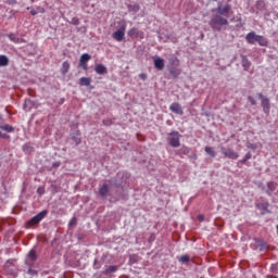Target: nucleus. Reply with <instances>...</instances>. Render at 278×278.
I'll return each instance as SVG.
<instances>
[{
  "instance_id": "nucleus-1",
  "label": "nucleus",
  "mask_w": 278,
  "mask_h": 278,
  "mask_svg": "<svg viewBox=\"0 0 278 278\" xmlns=\"http://www.w3.org/2000/svg\"><path fill=\"white\" fill-rule=\"evenodd\" d=\"M247 42L249 45H260V47H268V39L262 35L255 34V31H251L245 36Z\"/></svg>"
},
{
  "instance_id": "nucleus-2",
  "label": "nucleus",
  "mask_w": 278,
  "mask_h": 278,
  "mask_svg": "<svg viewBox=\"0 0 278 278\" xmlns=\"http://www.w3.org/2000/svg\"><path fill=\"white\" fill-rule=\"evenodd\" d=\"M180 138L181 135H179L177 131H173L168 135V142L170 144V147H174L175 149H177V147H180Z\"/></svg>"
},
{
  "instance_id": "nucleus-3",
  "label": "nucleus",
  "mask_w": 278,
  "mask_h": 278,
  "mask_svg": "<svg viewBox=\"0 0 278 278\" xmlns=\"http://www.w3.org/2000/svg\"><path fill=\"white\" fill-rule=\"evenodd\" d=\"M222 153L223 155H225V157H228L229 160H238V157H240V154H238V152L230 148H222Z\"/></svg>"
},
{
  "instance_id": "nucleus-4",
  "label": "nucleus",
  "mask_w": 278,
  "mask_h": 278,
  "mask_svg": "<svg viewBox=\"0 0 278 278\" xmlns=\"http://www.w3.org/2000/svg\"><path fill=\"white\" fill-rule=\"evenodd\" d=\"M127 29L126 25L121 26L119 29H117L114 34H113V38L114 40H117V42H123L124 38H125V31Z\"/></svg>"
},
{
  "instance_id": "nucleus-5",
  "label": "nucleus",
  "mask_w": 278,
  "mask_h": 278,
  "mask_svg": "<svg viewBox=\"0 0 278 278\" xmlns=\"http://www.w3.org/2000/svg\"><path fill=\"white\" fill-rule=\"evenodd\" d=\"M228 23L229 22L227 21V18L222 17V16H215L211 20L210 25L213 26V28H214V25L223 26V25H228Z\"/></svg>"
},
{
  "instance_id": "nucleus-6",
  "label": "nucleus",
  "mask_w": 278,
  "mask_h": 278,
  "mask_svg": "<svg viewBox=\"0 0 278 278\" xmlns=\"http://www.w3.org/2000/svg\"><path fill=\"white\" fill-rule=\"evenodd\" d=\"M91 58L88 53H84L80 56L79 64L84 71H88V62H90Z\"/></svg>"
},
{
  "instance_id": "nucleus-7",
  "label": "nucleus",
  "mask_w": 278,
  "mask_h": 278,
  "mask_svg": "<svg viewBox=\"0 0 278 278\" xmlns=\"http://www.w3.org/2000/svg\"><path fill=\"white\" fill-rule=\"evenodd\" d=\"M169 110L174 114H178V116H184V109L177 102L172 103L170 106H169Z\"/></svg>"
},
{
  "instance_id": "nucleus-8",
  "label": "nucleus",
  "mask_w": 278,
  "mask_h": 278,
  "mask_svg": "<svg viewBox=\"0 0 278 278\" xmlns=\"http://www.w3.org/2000/svg\"><path fill=\"white\" fill-rule=\"evenodd\" d=\"M231 12V7L229 4H222L217 8V14L220 16H227Z\"/></svg>"
},
{
  "instance_id": "nucleus-9",
  "label": "nucleus",
  "mask_w": 278,
  "mask_h": 278,
  "mask_svg": "<svg viewBox=\"0 0 278 278\" xmlns=\"http://www.w3.org/2000/svg\"><path fill=\"white\" fill-rule=\"evenodd\" d=\"M258 97H260V99H262V106H263L265 114H268V112H270V100H268V98H265L264 96H262V93H260Z\"/></svg>"
},
{
  "instance_id": "nucleus-10",
  "label": "nucleus",
  "mask_w": 278,
  "mask_h": 278,
  "mask_svg": "<svg viewBox=\"0 0 278 278\" xmlns=\"http://www.w3.org/2000/svg\"><path fill=\"white\" fill-rule=\"evenodd\" d=\"M47 216V212H40L39 214H37L35 217H33L29 222L28 225H38V223H40V220H42V218H45Z\"/></svg>"
},
{
  "instance_id": "nucleus-11",
  "label": "nucleus",
  "mask_w": 278,
  "mask_h": 278,
  "mask_svg": "<svg viewBox=\"0 0 278 278\" xmlns=\"http://www.w3.org/2000/svg\"><path fill=\"white\" fill-rule=\"evenodd\" d=\"M153 62H154V68H156L157 71H164V59L160 56H154Z\"/></svg>"
},
{
  "instance_id": "nucleus-12",
  "label": "nucleus",
  "mask_w": 278,
  "mask_h": 278,
  "mask_svg": "<svg viewBox=\"0 0 278 278\" xmlns=\"http://www.w3.org/2000/svg\"><path fill=\"white\" fill-rule=\"evenodd\" d=\"M128 36H130V38H144V34L138 30V28H131L128 30Z\"/></svg>"
},
{
  "instance_id": "nucleus-13",
  "label": "nucleus",
  "mask_w": 278,
  "mask_h": 278,
  "mask_svg": "<svg viewBox=\"0 0 278 278\" xmlns=\"http://www.w3.org/2000/svg\"><path fill=\"white\" fill-rule=\"evenodd\" d=\"M94 71L98 75H105V73H108V67L103 64H97Z\"/></svg>"
},
{
  "instance_id": "nucleus-14",
  "label": "nucleus",
  "mask_w": 278,
  "mask_h": 278,
  "mask_svg": "<svg viewBox=\"0 0 278 278\" xmlns=\"http://www.w3.org/2000/svg\"><path fill=\"white\" fill-rule=\"evenodd\" d=\"M33 262H36V251L30 250L26 258V264L31 266Z\"/></svg>"
},
{
  "instance_id": "nucleus-15",
  "label": "nucleus",
  "mask_w": 278,
  "mask_h": 278,
  "mask_svg": "<svg viewBox=\"0 0 278 278\" xmlns=\"http://www.w3.org/2000/svg\"><path fill=\"white\" fill-rule=\"evenodd\" d=\"M70 70H71V63H68V61H64L61 67L62 75H66V73H68Z\"/></svg>"
},
{
  "instance_id": "nucleus-16",
  "label": "nucleus",
  "mask_w": 278,
  "mask_h": 278,
  "mask_svg": "<svg viewBox=\"0 0 278 278\" xmlns=\"http://www.w3.org/2000/svg\"><path fill=\"white\" fill-rule=\"evenodd\" d=\"M241 64L245 71H249V68L251 66V61H249V59H247V56H242Z\"/></svg>"
},
{
  "instance_id": "nucleus-17",
  "label": "nucleus",
  "mask_w": 278,
  "mask_h": 278,
  "mask_svg": "<svg viewBox=\"0 0 278 278\" xmlns=\"http://www.w3.org/2000/svg\"><path fill=\"white\" fill-rule=\"evenodd\" d=\"M99 192L101 197H108V192H110V188L108 187V185H103L102 187H100Z\"/></svg>"
},
{
  "instance_id": "nucleus-18",
  "label": "nucleus",
  "mask_w": 278,
  "mask_h": 278,
  "mask_svg": "<svg viewBox=\"0 0 278 278\" xmlns=\"http://www.w3.org/2000/svg\"><path fill=\"white\" fill-rule=\"evenodd\" d=\"M30 14L36 16V14H45V9L37 7L36 9L30 10Z\"/></svg>"
},
{
  "instance_id": "nucleus-19",
  "label": "nucleus",
  "mask_w": 278,
  "mask_h": 278,
  "mask_svg": "<svg viewBox=\"0 0 278 278\" xmlns=\"http://www.w3.org/2000/svg\"><path fill=\"white\" fill-rule=\"evenodd\" d=\"M91 83H92V80L88 77H81L79 79V85L80 86H90Z\"/></svg>"
},
{
  "instance_id": "nucleus-20",
  "label": "nucleus",
  "mask_w": 278,
  "mask_h": 278,
  "mask_svg": "<svg viewBox=\"0 0 278 278\" xmlns=\"http://www.w3.org/2000/svg\"><path fill=\"white\" fill-rule=\"evenodd\" d=\"M267 188H268V194H270V192H275V190H277V184L275 181H270L267 184Z\"/></svg>"
},
{
  "instance_id": "nucleus-21",
  "label": "nucleus",
  "mask_w": 278,
  "mask_h": 278,
  "mask_svg": "<svg viewBox=\"0 0 278 278\" xmlns=\"http://www.w3.org/2000/svg\"><path fill=\"white\" fill-rule=\"evenodd\" d=\"M10 60L5 55H0V66H8Z\"/></svg>"
},
{
  "instance_id": "nucleus-22",
  "label": "nucleus",
  "mask_w": 278,
  "mask_h": 278,
  "mask_svg": "<svg viewBox=\"0 0 278 278\" xmlns=\"http://www.w3.org/2000/svg\"><path fill=\"white\" fill-rule=\"evenodd\" d=\"M256 207H258V210H263L264 212H266V210H268V202H258L256 203Z\"/></svg>"
},
{
  "instance_id": "nucleus-23",
  "label": "nucleus",
  "mask_w": 278,
  "mask_h": 278,
  "mask_svg": "<svg viewBox=\"0 0 278 278\" xmlns=\"http://www.w3.org/2000/svg\"><path fill=\"white\" fill-rule=\"evenodd\" d=\"M205 153H207V155H210L211 157H216V152L214 151V148H212V147H206Z\"/></svg>"
},
{
  "instance_id": "nucleus-24",
  "label": "nucleus",
  "mask_w": 278,
  "mask_h": 278,
  "mask_svg": "<svg viewBox=\"0 0 278 278\" xmlns=\"http://www.w3.org/2000/svg\"><path fill=\"white\" fill-rule=\"evenodd\" d=\"M0 129H2L3 131H8L9 134L14 130L10 125L0 126Z\"/></svg>"
},
{
  "instance_id": "nucleus-25",
  "label": "nucleus",
  "mask_w": 278,
  "mask_h": 278,
  "mask_svg": "<svg viewBox=\"0 0 278 278\" xmlns=\"http://www.w3.org/2000/svg\"><path fill=\"white\" fill-rule=\"evenodd\" d=\"M179 262H180L181 264H186V263L190 262V256H188V255H182V256H180Z\"/></svg>"
},
{
  "instance_id": "nucleus-26",
  "label": "nucleus",
  "mask_w": 278,
  "mask_h": 278,
  "mask_svg": "<svg viewBox=\"0 0 278 278\" xmlns=\"http://www.w3.org/2000/svg\"><path fill=\"white\" fill-rule=\"evenodd\" d=\"M9 38L12 42H16V43L21 42V39L12 34L9 35Z\"/></svg>"
},
{
  "instance_id": "nucleus-27",
  "label": "nucleus",
  "mask_w": 278,
  "mask_h": 278,
  "mask_svg": "<svg viewBox=\"0 0 278 278\" xmlns=\"http://www.w3.org/2000/svg\"><path fill=\"white\" fill-rule=\"evenodd\" d=\"M251 157H252L251 152L247 153L244 159L240 161L241 164H247V161L251 160Z\"/></svg>"
},
{
  "instance_id": "nucleus-28",
  "label": "nucleus",
  "mask_w": 278,
  "mask_h": 278,
  "mask_svg": "<svg viewBox=\"0 0 278 278\" xmlns=\"http://www.w3.org/2000/svg\"><path fill=\"white\" fill-rule=\"evenodd\" d=\"M37 192H38V194H40V195L45 194V188L39 187V188L37 189Z\"/></svg>"
},
{
  "instance_id": "nucleus-29",
  "label": "nucleus",
  "mask_w": 278,
  "mask_h": 278,
  "mask_svg": "<svg viewBox=\"0 0 278 278\" xmlns=\"http://www.w3.org/2000/svg\"><path fill=\"white\" fill-rule=\"evenodd\" d=\"M249 101H250L251 105H257V101H255V99L250 97Z\"/></svg>"
},
{
  "instance_id": "nucleus-30",
  "label": "nucleus",
  "mask_w": 278,
  "mask_h": 278,
  "mask_svg": "<svg viewBox=\"0 0 278 278\" xmlns=\"http://www.w3.org/2000/svg\"><path fill=\"white\" fill-rule=\"evenodd\" d=\"M77 219L76 218H72L70 222V226L73 227V225H76Z\"/></svg>"
},
{
  "instance_id": "nucleus-31",
  "label": "nucleus",
  "mask_w": 278,
  "mask_h": 278,
  "mask_svg": "<svg viewBox=\"0 0 278 278\" xmlns=\"http://www.w3.org/2000/svg\"><path fill=\"white\" fill-rule=\"evenodd\" d=\"M139 77H140V79H142L143 81L147 79V74H144V73H141L140 75H139Z\"/></svg>"
},
{
  "instance_id": "nucleus-32",
  "label": "nucleus",
  "mask_w": 278,
  "mask_h": 278,
  "mask_svg": "<svg viewBox=\"0 0 278 278\" xmlns=\"http://www.w3.org/2000/svg\"><path fill=\"white\" fill-rule=\"evenodd\" d=\"M198 219H199L201 223H203V220H205V216H204V215H199V216H198Z\"/></svg>"
},
{
  "instance_id": "nucleus-33",
  "label": "nucleus",
  "mask_w": 278,
  "mask_h": 278,
  "mask_svg": "<svg viewBox=\"0 0 278 278\" xmlns=\"http://www.w3.org/2000/svg\"><path fill=\"white\" fill-rule=\"evenodd\" d=\"M72 23H73L74 25H77V24L79 23V20L73 18V20H72Z\"/></svg>"
},
{
  "instance_id": "nucleus-34",
  "label": "nucleus",
  "mask_w": 278,
  "mask_h": 278,
  "mask_svg": "<svg viewBox=\"0 0 278 278\" xmlns=\"http://www.w3.org/2000/svg\"><path fill=\"white\" fill-rule=\"evenodd\" d=\"M132 10H134V12H138L140 10V7L139 5H135Z\"/></svg>"
},
{
  "instance_id": "nucleus-35",
  "label": "nucleus",
  "mask_w": 278,
  "mask_h": 278,
  "mask_svg": "<svg viewBox=\"0 0 278 278\" xmlns=\"http://www.w3.org/2000/svg\"><path fill=\"white\" fill-rule=\"evenodd\" d=\"M0 138H8V135L0 131Z\"/></svg>"
},
{
  "instance_id": "nucleus-36",
  "label": "nucleus",
  "mask_w": 278,
  "mask_h": 278,
  "mask_svg": "<svg viewBox=\"0 0 278 278\" xmlns=\"http://www.w3.org/2000/svg\"><path fill=\"white\" fill-rule=\"evenodd\" d=\"M27 147H28L27 144L24 146V151H26V153H29L30 151L27 150Z\"/></svg>"
},
{
  "instance_id": "nucleus-37",
  "label": "nucleus",
  "mask_w": 278,
  "mask_h": 278,
  "mask_svg": "<svg viewBox=\"0 0 278 278\" xmlns=\"http://www.w3.org/2000/svg\"><path fill=\"white\" fill-rule=\"evenodd\" d=\"M27 105H29V101H25V103H24V109H26Z\"/></svg>"
},
{
  "instance_id": "nucleus-38",
  "label": "nucleus",
  "mask_w": 278,
  "mask_h": 278,
  "mask_svg": "<svg viewBox=\"0 0 278 278\" xmlns=\"http://www.w3.org/2000/svg\"><path fill=\"white\" fill-rule=\"evenodd\" d=\"M28 273H29L30 275H36V271H35V270H31V269H29Z\"/></svg>"
},
{
  "instance_id": "nucleus-39",
  "label": "nucleus",
  "mask_w": 278,
  "mask_h": 278,
  "mask_svg": "<svg viewBox=\"0 0 278 278\" xmlns=\"http://www.w3.org/2000/svg\"><path fill=\"white\" fill-rule=\"evenodd\" d=\"M250 149H255V147L253 144L250 146Z\"/></svg>"
}]
</instances>
